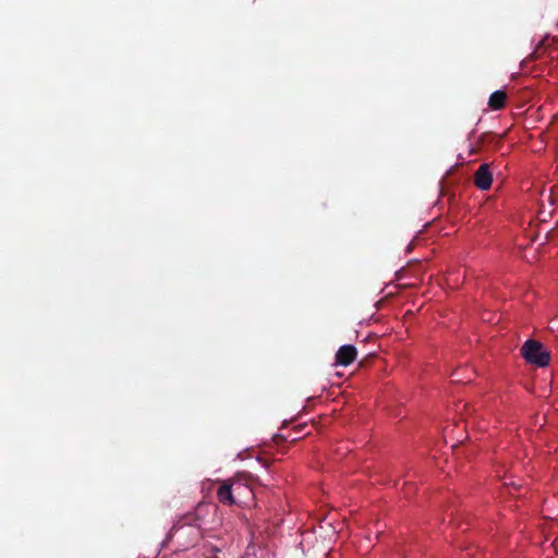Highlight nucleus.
Here are the masks:
<instances>
[{
	"label": "nucleus",
	"mask_w": 558,
	"mask_h": 558,
	"mask_svg": "<svg viewBox=\"0 0 558 558\" xmlns=\"http://www.w3.org/2000/svg\"><path fill=\"white\" fill-rule=\"evenodd\" d=\"M253 492L252 488L248 486V490L245 489H239L238 492H234V496L236 497V502H242V497L252 496Z\"/></svg>",
	"instance_id": "6"
},
{
	"label": "nucleus",
	"mask_w": 558,
	"mask_h": 558,
	"mask_svg": "<svg viewBox=\"0 0 558 558\" xmlns=\"http://www.w3.org/2000/svg\"><path fill=\"white\" fill-rule=\"evenodd\" d=\"M487 137H492L493 138L494 136L488 135V134H484V135L481 136V141L484 142L485 138H487Z\"/></svg>",
	"instance_id": "7"
},
{
	"label": "nucleus",
	"mask_w": 558,
	"mask_h": 558,
	"mask_svg": "<svg viewBox=\"0 0 558 558\" xmlns=\"http://www.w3.org/2000/svg\"><path fill=\"white\" fill-rule=\"evenodd\" d=\"M521 355L527 363L538 367H545L550 362L549 351L544 348L542 342L534 339H529L523 343Z\"/></svg>",
	"instance_id": "1"
},
{
	"label": "nucleus",
	"mask_w": 558,
	"mask_h": 558,
	"mask_svg": "<svg viewBox=\"0 0 558 558\" xmlns=\"http://www.w3.org/2000/svg\"><path fill=\"white\" fill-rule=\"evenodd\" d=\"M239 489L248 490V485L244 484L239 478L223 481L217 490L218 500L226 506H232L236 504L234 492H238Z\"/></svg>",
	"instance_id": "2"
},
{
	"label": "nucleus",
	"mask_w": 558,
	"mask_h": 558,
	"mask_svg": "<svg viewBox=\"0 0 558 558\" xmlns=\"http://www.w3.org/2000/svg\"><path fill=\"white\" fill-rule=\"evenodd\" d=\"M507 94L504 90L494 92L488 99V107L492 110H501L506 107Z\"/></svg>",
	"instance_id": "5"
},
{
	"label": "nucleus",
	"mask_w": 558,
	"mask_h": 558,
	"mask_svg": "<svg viewBox=\"0 0 558 558\" xmlns=\"http://www.w3.org/2000/svg\"><path fill=\"white\" fill-rule=\"evenodd\" d=\"M357 355L356 348L351 344H345L339 348L336 353V362L339 365L348 366L350 365Z\"/></svg>",
	"instance_id": "4"
},
{
	"label": "nucleus",
	"mask_w": 558,
	"mask_h": 558,
	"mask_svg": "<svg viewBox=\"0 0 558 558\" xmlns=\"http://www.w3.org/2000/svg\"><path fill=\"white\" fill-rule=\"evenodd\" d=\"M493 182V173L488 163H482L474 173V184L482 191L489 190Z\"/></svg>",
	"instance_id": "3"
}]
</instances>
